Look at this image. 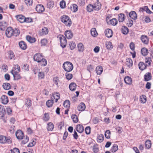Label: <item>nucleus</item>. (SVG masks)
<instances>
[{"label": "nucleus", "mask_w": 153, "mask_h": 153, "mask_svg": "<svg viewBox=\"0 0 153 153\" xmlns=\"http://www.w3.org/2000/svg\"><path fill=\"white\" fill-rule=\"evenodd\" d=\"M78 50L80 52H82L84 50V46L83 44L80 43L78 44L77 45Z\"/></svg>", "instance_id": "29"}, {"label": "nucleus", "mask_w": 153, "mask_h": 153, "mask_svg": "<svg viewBox=\"0 0 153 153\" xmlns=\"http://www.w3.org/2000/svg\"><path fill=\"white\" fill-rule=\"evenodd\" d=\"M42 32L43 35L47 34L48 32V29L46 27H44L42 29Z\"/></svg>", "instance_id": "57"}, {"label": "nucleus", "mask_w": 153, "mask_h": 153, "mask_svg": "<svg viewBox=\"0 0 153 153\" xmlns=\"http://www.w3.org/2000/svg\"><path fill=\"white\" fill-rule=\"evenodd\" d=\"M110 23L113 25H115L117 23V21L116 19H113L110 21Z\"/></svg>", "instance_id": "51"}, {"label": "nucleus", "mask_w": 153, "mask_h": 153, "mask_svg": "<svg viewBox=\"0 0 153 153\" xmlns=\"http://www.w3.org/2000/svg\"><path fill=\"white\" fill-rule=\"evenodd\" d=\"M105 45L108 49L111 50L113 48V45L111 42H106Z\"/></svg>", "instance_id": "43"}, {"label": "nucleus", "mask_w": 153, "mask_h": 153, "mask_svg": "<svg viewBox=\"0 0 153 153\" xmlns=\"http://www.w3.org/2000/svg\"><path fill=\"white\" fill-rule=\"evenodd\" d=\"M60 6L62 8H64L65 7V2L64 0L61 1L60 3Z\"/></svg>", "instance_id": "61"}, {"label": "nucleus", "mask_w": 153, "mask_h": 153, "mask_svg": "<svg viewBox=\"0 0 153 153\" xmlns=\"http://www.w3.org/2000/svg\"><path fill=\"white\" fill-rule=\"evenodd\" d=\"M76 129L79 133H82L84 131V127L81 124H78L76 126Z\"/></svg>", "instance_id": "15"}, {"label": "nucleus", "mask_w": 153, "mask_h": 153, "mask_svg": "<svg viewBox=\"0 0 153 153\" xmlns=\"http://www.w3.org/2000/svg\"><path fill=\"white\" fill-rule=\"evenodd\" d=\"M91 35L94 37L97 36V33L96 29L94 28H92L91 30Z\"/></svg>", "instance_id": "38"}, {"label": "nucleus", "mask_w": 153, "mask_h": 153, "mask_svg": "<svg viewBox=\"0 0 153 153\" xmlns=\"http://www.w3.org/2000/svg\"><path fill=\"white\" fill-rule=\"evenodd\" d=\"M12 31H13V36H18L20 33V30L17 28H15L14 29H13Z\"/></svg>", "instance_id": "25"}, {"label": "nucleus", "mask_w": 153, "mask_h": 153, "mask_svg": "<svg viewBox=\"0 0 153 153\" xmlns=\"http://www.w3.org/2000/svg\"><path fill=\"white\" fill-rule=\"evenodd\" d=\"M66 78L68 80H70L73 77V75L72 74L67 72L65 74Z\"/></svg>", "instance_id": "50"}, {"label": "nucleus", "mask_w": 153, "mask_h": 153, "mask_svg": "<svg viewBox=\"0 0 153 153\" xmlns=\"http://www.w3.org/2000/svg\"><path fill=\"white\" fill-rule=\"evenodd\" d=\"M36 10L38 13H41L45 10V8L42 4H37L36 7Z\"/></svg>", "instance_id": "11"}, {"label": "nucleus", "mask_w": 153, "mask_h": 153, "mask_svg": "<svg viewBox=\"0 0 153 153\" xmlns=\"http://www.w3.org/2000/svg\"><path fill=\"white\" fill-rule=\"evenodd\" d=\"M9 57L10 59H12L14 57L15 55L13 51H9Z\"/></svg>", "instance_id": "62"}, {"label": "nucleus", "mask_w": 153, "mask_h": 153, "mask_svg": "<svg viewBox=\"0 0 153 153\" xmlns=\"http://www.w3.org/2000/svg\"><path fill=\"white\" fill-rule=\"evenodd\" d=\"M71 9L73 12L75 13L78 10V7L76 4H74L71 6Z\"/></svg>", "instance_id": "31"}, {"label": "nucleus", "mask_w": 153, "mask_h": 153, "mask_svg": "<svg viewBox=\"0 0 153 153\" xmlns=\"http://www.w3.org/2000/svg\"><path fill=\"white\" fill-rule=\"evenodd\" d=\"M53 103V100H48L46 102V105L48 107H51L52 106Z\"/></svg>", "instance_id": "45"}, {"label": "nucleus", "mask_w": 153, "mask_h": 153, "mask_svg": "<svg viewBox=\"0 0 153 153\" xmlns=\"http://www.w3.org/2000/svg\"><path fill=\"white\" fill-rule=\"evenodd\" d=\"M23 138V140H22V143L23 144H25L28 142L29 140V138L27 136H26L25 137Z\"/></svg>", "instance_id": "53"}, {"label": "nucleus", "mask_w": 153, "mask_h": 153, "mask_svg": "<svg viewBox=\"0 0 153 153\" xmlns=\"http://www.w3.org/2000/svg\"><path fill=\"white\" fill-rule=\"evenodd\" d=\"M71 118L73 119V121L74 123H76L78 122V119L76 115L75 114H72L71 115Z\"/></svg>", "instance_id": "46"}, {"label": "nucleus", "mask_w": 153, "mask_h": 153, "mask_svg": "<svg viewBox=\"0 0 153 153\" xmlns=\"http://www.w3.org/2000/svg\"><path fill=\"white\" fill-rule=\"evenodd\" d=\"M118 21L119 22H122L124 20V14L120 13L118 14Z\"/></svg>", "instance_id": "33"}, {"label": "nucleus", "mask_w": 153, "mask_h": 153, "mask_svg": "<svg viewBox=\"0 0 153 153\" xmlns=\"http://www.w3.org/2000/svg\"><path fill=\"white\" fill-rule=\"evenodd\" d=\"M42 58L43 56L41 54L39 53H36L34 55L33 59L34 61L39 62V60H40Z\"/></svg>", "instance_id": "10"}, {"label": "nucleus", "mask_w": 153, "mask_h": 153, "mask_svg": "<svg viewBox=\"0 0 153 153\" xmlns=\"http://www.w3.org/2000/svg\"><path fill=\"white\" fill-rule=\"evenodd\" d=\"M144 80L145 81H149L152 79L151 74L150 72L146 73L144 75Z\"/></svg>", "instance_id": "16"}, {"label": "nucleus", "mask_w": 153, "mask_h": 153, "mask_svg": "<svg viewBox=\"0 0 153 153\" xmlns=\"http://www.w3.org/2000/svg\"><path fill=\"white\" fill-rule=\"evenodd\" d=\"M12 70H13V71H17L18 72H19L20 71V66L17 64L14 65Z\"/></svg>", "instance_id": "44"}, {"label": "nucleus", "mask_w": 153, "mask_h": 153, "mask_svg": "<svg viewBox=\"0 0 153 153\" xmlns=\"http://www.w3.org/2000/svg\"><path fill=\"white\" fill-rule=\"evenodd\" d=\"M49 117L48 113H45L44 114L43 117V120L46 121H48L49 120Z\"/></svg>", "instance_id": "60"}, {"label": "nucleus", "mask_w": 153, "mask_h": 153, "mask_svg": "<svg viewBox=\"0 0 153 153\" xmlns=\"http://www.w3.org/2000/svg\"><path fill=\"white\" fill-rule=\"evenodd\" d=\"M132 80L131 78L127 76H125V83L128 85H131L132 83Z\"/></svg>", "instance_id": "28"}, {"label": "nucleus", "mask_w": 153, "mask_h": 153, "mask_svg": "<svg viewBox=\"0 0 153 153\" xmlns=\"http://www.w3.org/2000/svg\"><path fill=\"white\" fill-rule=\"evenodd\" d=\"M60 95L59 93H56L53 95V96L52 97V99L53 98L55 99V102H57L58 100L60 98Z\"/></svg>", "instance_id": "32"}, {"label": "nucleus", "mask_w": 153, "mask_h": 153, "mask_svg": "<svg viewBox=\"0 0 153 153\" xmlns=\"http://www.w3.org/2000/svg\"><path fill=\"white\" fill-rule=\"evenodd\" d=\"M140 101L142 103H145L146 102V97L145 96L143 95L140 97Z\"/></svg>", "instance_id": "59"}, {"label": "nucleus", "mask_w": 153, "mask_h": 153, "mask_svg": "<svg viewBox=\"0 0 153 153\" xmlns=\"http://www.w3.org/2000/svg\"><path fill=\"white\" fill-rule=\"evenodd\" d=\"M16 17L18 21L21 23H23L25 21V17L21 15H17L16 16Z\"/></svg>", "instance_id": "14"}, {"label": "nucleus", "mask_w": 153, "mask_h": 153, "mask_svg": "<svg viewBox=\"0 0 153 153\" xmlns=\"http://www.w3.org/2000/svg\"><path fill=\"white\" fill-rule=\"evenodd\" d=\"M20 48L23 50H25L27 48L26 44L23 41H21L19 43Z\"/></svg>", "instance_id": "19"}, {"label": "nucleus", "mask_w": 153, "mask_h": 153, "mask_svg": "<svg viewBox=\"0 0 153 153\" xmlns=\"http://www.w3.org/2000/svg\"><path fill=\"white\" fill-rule=\"evenodd\" d=\"M47 130L48 131H52L54 128V125L51 123H49L48 124Z\"/></svg>", "instance_id": "40"}, {"label": "nucleus", "mask_w": 153, "mask_h": 153, "mask_svg": "<svg viewBox=\"0 0 153 153\" xmlns=\"http://www.w3.org/2000/svg\"><path fill=\"white\" fill-rule=\"evenodd\" d=\"M91 128L90 126H87L85 128V132L87 134H89L91 133Z\"/></svg>", "instance_id": "54"}, {"label": "nucleus", "mask_w": 153, "mask_h": 153, "mask_svg": "<svg viewBox=\"0 0 153 153\" xmlns=\"http://www.w3.org/2000/svg\"><path fill=\"white\" fill-rule=\"evenodd\" d=\"M53 81L54 84L58 86V82L59 81L58 77H54L53 78Z\"/></svg>", "instance_id": "64"}, {"label": "nucleus", "mask_w": 153, "mask_h": 153, "mask_svg": "<svg viewBox=\"0 0 153 153\" xmlns=\"http://www.w3.org/2000/svg\"><path fill=\"white\" fill-rule=\"evenodd\" d=\"M26 39L28 42L30 43H34L36 41V39L35 38L31 37L29 35L27 36Z\"/></svg>", "instance_id": "27"}, {"label": "nucleus", "mask_w": 153, "mask_h": 153, "mask_svg": "<svg viewBox=\"0 0 153 153\" xmlns=\"http://www.w3.org/2000/svg\"><path fill=\"white\" fill-rule=\"evenodd\" d=\"M54 5V2L53 1H49L47 4V7L50 9L52 8Z\"/></svg>", "instance_id": "37"}, {"label": "nucleus", "mask_w": 153, "mask_h": 153, "mask_svg": "<svg viewBox=\"0 0 153 153\" xmlns=\"http://www.w3.org/2000/svg\"><path fill=\"white\" fill-rule=\"evenodd\" d=\"M64 107L69 108L70 107V101L68 100H66L63 103Z\"/></svg>", "instance_id": "48"}, {"label": "nucleus", "mask_w": 153, "mask_h": 153, "mask_svg": "<svg viewBox=\"0 0 153 153\" xmlns=\"http://www.w3.org/2000/svg\"><path fill=\"white\" fill-rule=\"evenodd\" d=\"M85 108V104L83 102H81L77 107V109L79 111H84Z\"/></svg>", "instance_id": "20"}, {"label": "nucleus", "mask_w": 153, "mask_h": 153, "mask_svg": "<svg viewBox=\"0 0 153 153\" xmlns=\"http://www.w3.org/2000/svg\"><path fill=\"white\" fill-rule=\"evenodd\" d=\"M76 84L74 82L71 83L69 85L70 89L72 91H75L76 88Z\"/></svg>", "instance_id": "30"}, {"label": "nucleus", "mask_w": 153, "mask_h": 153, "mask_svg": "<svg viewBox=\"0 0 153 153\" xmlns=\"http://www.w3.org/2000/svg\"><path fill=\"white\" fill-rule=\"evenodd\" d=\"M59 39L60 40V45L61 46L64 48L66 46L67 44V40L64 36L61 35L59 37Z\"/></svg>", "instance_id": "4"}, {"label": "nucleus", "mask_w": 153, "mask_h": 153, "mask_svg": "<svg viewBox=\"0 0 153 153\" xmlns=\"http://www.w3.org/2000/svg\"><path fill=\"white\" fill-rule=\"evenodd\" d=\"M36 139H33L31 140V142H30L27 145V146L28 147H32L34 146L36 143Z\"/></svg>", "instance_id": "34"}, {"label": "nucleus", "mask_w": 153, "mask_h": 153, "mask_svg": "<svg viewBox=\"0 0 153 153\" xmlns=\"http://www.w3.org/2000/svg\"><path fill=\"white\" fill-rule=\"evenodd\" d=\"M6 111L3 106L0 105V117H3L5 115Z\"/></svg>", "instance_id": "23"}, {"label": "nucleus", "mask_w": 153, "mask_h": 153, "mask_svg": "<svg viewBox=\"0 0 153 153\" xmlns=\"http://www.w3.org/2000/svg\"><path fill=\"white\" fill-rule=\"evenodd\" d=\"M125 13H126L127 16L128 15L129 17L134 20H135L137 18V14L134 11H131L129 14L128 12L126 11Z\"/></svg>", "instance_id": "7"}, {"label": "nucleus", "mask_w": 153, "mask_h": 153, "mask_svg": "<svg viewBox=\"0 0 153 153\" xmlns=\"http://www.w3.org/2000/svg\"><path fill=\"white\" fill-rule=\"evenodd\" d=\"M12 142L10 138H9L3 135L0 136V143L4 144L7 143L8 144H10Z\"/></svg>", "instance_id": "3"}, {"label": "nucleus", "mask_w": 153, "mask_h": 153, "mask_svg": "<svg viewBox=\"0 0 153 153\" xmlns=\"http://www.w3.org/2000/svg\"><path fill=\"white\" fill-rule=\"evenodd\" d=\"M62 67L65 71L69 72L71 71L73 69V65L71 62L67 61L64 63Z\"/></svg>", "instance_id": "2"}, {"label": "nucleus", "mask_w": 153, "mask_h": 153, "mask_svg": "<svg viewBox=\"0 0 153 153\" xmlns=\"http://www.w3.org/2000/svg\"><path fill=\"white\" fill-rule=\"evenodd\" d=\"M105 35L108 38L111 37L113 35V32L111 30L107 29L104 32Z\"/></svg>", "instance_id": "12"}, {"label": "nucleus", "mask_w": 153, "mask_h": 153, "mask_svg": "<svg viewBox=\"0 0 153 153\" xmlns=\"http://www.w3.org/2000/svg\"><path fill=\"white\" fill-rule=\"evenodd\" d=\"M1 102L4 104H6L9 101L8 97L5 95H3L1 98Z\"/></svg>", "instance_id": "13"}, {"label": "nucleus", "mask_w": 153, "mask_h": 153, "mask_svg": "<svg viewBox=\"0 0 153 153\" xmlns=\"http://www.w3.org/2000/svg\"><path fill=\"white\" fill-rule=\"evenodd\" d=\"M69 45L70 48L72 50L74 49L76 46L75 43L73 42H71Z\"/></svg>", "instance_id": "55"}, {"label": "nucleus", "mask_w": 153, "mask_h": 153, "mask_svg": "<svg viewBox=\"0 0 153 153\" xmlns=\"http://www.w3.org/2000/svg\"><path fill=\"white\" fill-rule=\"evenodd\" d=\"M94 8V10L96 11H98L101 7L102 5L99 1H96L93 5Z\"/></svg>", "instance_id": "9"}, {"label": "nucleus", "mask_w": 153, "mask_h": 153, "mask_svg": "<svg viewBox=\"0 0 153 153\" xmlns=\"http://www.w3.org/2000/svg\"><path fill=\"white\" fill-rule=\"evenodd\" d=\"M2 86L4 89L8 90L11 89V85L9 83L5 82L3 83Z\"/></svg>", "instance_id": "26"}, {"label": "nucleus", "mask_w": 153, "mask_h": 153, "mask_svg": "<svg viewBox=\"0 0 153 153\" xmlns=\"http://www.w3.org/2000/svg\"><path fill=\"white\" fill-rule=\"evenodd\" d=\"M93 151L95 153H97L99 151V148L97 144H94L93 148Z\"/></svg>", "instance_id": "49"}, {"label": "nucleus", "mask_w": 153, "mask_h": 153, "mask_svg": "<svg viewBox=\"0 0 153 153\" xmlns=\"http://www.w3.org/2000/svg\"><path fill=\"white\" fill-rule=\"evenodd\" d=\"M104 140V136L102 134H100L97 136V141L99 143H101Z\"/></svg>", "instance_id": "35"}, {"label": "nucleus", "mask_w": 153, "mask_h": 153, "mask_svg": "<svg viewBox=\"0 0 153 153\" xmlns=\"http://www.w3.org/2000/svg\"><path fill=\"white\" fill-rule=\"evenodd\" d=\"M87 11L89 12H91L94 10V8L92 4H90L87 6Z\"/></svg>", "instance_id": "41"}, {"label": "nucleus", "mask_w": 153, "mask_h": 153, "mask_svg": "<svg viewBox=\"0 0 153 153\" xmlns=\"http://www.w3.org/2000/svg\"><path fill=\"white\" fill-rule=\"evenodd\" d=\"M16 138L19 140H22L24 137L23 132L21 130H17L16 132Z\"/></svg>", "instance_id": "8"}, {"label": "nucleus", "mask_w": 153, "mask_h": 153, "mask_svg": "<svg viewBox=\"0 0 153 153\" xmlns=\"http://www.w3.org/2000/svg\"><path fill=\"white\" fill-rule=\"evenodd\" d=\"M141 39L142 42L145 44H147L149 43V39L146 36L142 35L141 37Z\"/></svg>", "instance_id": "17"}, {"label": "nucleus", "mask_w": 153, "mask_h": 153, "mask_svg": "<svg viewBox=\"0 0 153 153\" xmlns=\"http://www.w3.org/2000/svg\"><path fill=\"white\" fill-rule=\"evenodd\" d=\"M111 134L110 131L109 130H106L105 133V136L107 139H109L110 138V134Z\"/></svg>", "instance_id": "52"}, {"label": "nucleus", "mask_w": 153, "mask_h": 153, "mask_svg": "<svg viewBox=\"0 0 153 153\" xmlns=\"http://www.w3.org/2000/svg\"><path fill=\"white\" fill-rule=\"evenodd\" d=\"M61 22L64 23L65 25L70 26L71 25V21L69 16L66 15H63L61 18Z\"/></svg>", "instance_id": "1"}, {"label": "nucleus", "mask_w": 153, "mask_h": 153, "mask_svg": "<svg viewBox=\"0 0 153 153\" xmlns=\"http://www.w3.org/2000/svg\"><path fill=\"white\" fill-rule=\"evenodd\" d=\"M19 72L17 71H13V70L11 71L10 73L13 75L14 80H17L22 78V77L18 73Z\"/></svg>", "instance_id": "5"}, {"label": "nucleus", "mask_w": 153, "mask_h": 153, "mask_svg": "<svg viewBox=\"0 0 153 153\" xmlns=\"http://www.w3.org/2000/svg\"><path fill=\"white\" fill-rule=\"evenodd\" d=\"M47 43V40L46 39H44L41 40V46H45Z\"/></svg>", "instance_id": "58"}, {"label": "nucleus", "mask_w": 153, "mask_h": 153, "mask_svg": "<svg viewBox=\"0 0 153 153\" xmlns=\"http://www.w3.org/2000/svg\"><path fill=\"white\" fill-rule=\"evenodd\" d=\"M13 28L11 27H7L5 31V34L7 38H10L13 36Z\"/></svg>", "instance_id": "6"}, {"label": "nucleus", "mask_w": 153, "mask_h": 153, "mask_svg": "<svg viewBox=\"0 0 153 153\" xmlns=\"http://www.w3.org/2000/svg\"><path fill=\"white\" fill-rule=\"evenodd\" d=\"M11 153H20L19 149L16 148H14L13 149L10 150Z\"/></svg>", "instance_id": "56"}, {"label": "nucleus", "mask_w": 153, "mask_h": 153, "mask_svg": "<svg viewBox=\"0 0 153 153\" xmlns=\"http://www.w3.org/2000/svg\"><path fill=\"white\" fill-rule=\"evenodd\" d=\"M118 150V146L117 144H114L111 147V151L112 152H115Z\"/></svg>", "instance_id": "39"}, {"label": "nucleus", "mask_w": 153, "mask_h": 153, "mask_svg": "<svg viewBox=\"0 0 153 153\" xmlns=\"http://www.w3.org/2000/svg\"><path fill=\"white\" fill-rule=\"evenodd\" d=\"M25 3L27 6L32 5L33 3V0H25Z\"/></svg>", "instance_id": "63"}, {"label": "nucleus", "mask_w": 153, "mask_h": 153, "mask_svg": "<svg viewBox=\"0 0 153 153\" xmlns=\"http://www.w3.org/2000/svg\"><path fill=\"white\" fill-rule=\"evenodd\" d=\"M126 65L129 68H130L132 66V60L130 58L126 59Z\"/></svg>", "instance_id": "22"}, {"label": "nucleus", "mask_w": 153, "mask_h": 153, "mask_svg": "<svg viewBox=\"0 0 153 153\" xmlns=\"http://www.w3.org/2000/svg\"><path fill=\"white\" fill-rule=\"evenodd\" d=\"M141 52L143 56H145L147 55L148 54V50L147 48H143L141 49Z\"/></svg>", "instance_id": "36"}, {"label": "nucleus", "mask_w": 153, "mask_h": 153, "mask_svg": "<svg viewBox=\"0 0 153 153\" xmlns=\"http://www.w3.org/2000/svg\"><path fill=\"white\" fill-rule=\"evenodd\" d=\"M96 72L97 75H100L103 71V68L102 66H97L96 69Z\"/></svg>", "instance_id": "24"}, {"label": "nucleus", "mask_w": 153, "mask_h": 153, "mask_svg": "<svg viewBox=\"0 0 153 153\" xmlns=\"http://www.w3.org/2000/svg\"><path fill=\"white\" fill-rule=\"evenodd\" d=\"M65 35L68 39L71 38L73 36V34L71 30H67L65 32Z\"/></svg>", "instance_id": "18"}, {"label": "nucleus", "mask_w": 153, "mask_h": 153, "mask_svg": "<svg viewBox=\"0 0 153 153\" xmlns=\"http://www.w3.org/2000/svg\"><path fill=\"white\" fill-rule=\"evenodd\" d=\"M147 66V64H145L143 62H140L138 64V66L139 69L142 71H143L145 69Z\"/></svg>", "instance_id": "21"}, {"label": "nucleus", "mask_w": 153, "mask_h": 153, "mask_svg": "<svg viewBox=\"0 0 153 153\" xmlns=\"http://www.w3.org/2000/svg\"><path fill=\"white\" fill-rule=\"evenodd\" d=\"M146 147L148 149L150 148L151 146V142L150 140H147L146 141L145 143Z\"/></svg>", "instance_id": "47"}, {"label": "nucleus", "mask_w": 153, "mask_h": 153, "mask_svg": "<svg viewBox=\"0 0 153 153\" xmlns=\"http://www.w3.org/2000/svg\"><path fill=\"white\" fill-rule=\"evenodd\" d=\"M39 61V63L42 66H45L47 64V61L45 59L42 58Z\"/></svg>", "instance_id": "42"}]
</instances>
